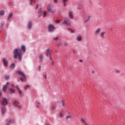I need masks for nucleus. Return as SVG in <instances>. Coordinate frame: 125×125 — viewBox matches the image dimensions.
<instances>
[{
	"label": "nucleus",
	"mask_w": 125,
	"mask_h": 125,
	"mask_svg": "<svg viewBox=\"0 0 125 125\" xmlns=\"http://www.w3.org/2000/svg\"><path fill=\"white\" fill-rule=\"evenodd\" d=\"M22 50L20 49H15L14 51V53L15 54L14 57L15 58H17L18 56L19 58V60H21L22 59Z\"/></svg>",
	"instance_id": "1"
},
{
	"label": "nucleus",
	"mask_w": 125,
	"mask_h": 125,
	"mask_svg": "<svg viewBox=\"0 0 125 125\" xmlns=\"http://www.w3.org/2000/svg\"><path fill=\"white\" fill-rule=\"evenodd\" d=\"M17 74H18V75H20V76H21V78H20V80L21 82H24V81H25V80L26 79V78L25 77V75H24V74H23V73H22V72L21 71H17Z\"/></svg>",
	"instance_id": "2"
},
{
	"label": "nucleus",
	"mask_w": 125,
	"mask_h": 125,
	"mask_svg": "<svg viewBox=\"0 0 125 125\" xmlns=\"http://www.w3.org/2000/svg\"><path fill=\"white\" fill-rule=\"evenodd\" d=\"M55 29V27H54V25L52 24H50L48 25V30L49 32H53Z\"/></svg>",
	"instance_id": "3"
},
{
	"label": "nucleus",
	"mask_w": 125,
	"mask_h": 125,
	"mask_svg": "<svg viewBox=\"0 0 125 125\" xmlns=\"http://www.w3.org/2000/svg\"><path fill=\"white\" fill-rule=\"evenodd\" d=\"M7 103H8V101L6 98H3L1 101V104L2 105H7Z\"/></svg>",
	"instance_id": "4"
},
{
	"label": "nucleus",
	"mask_w": 125,
	"mask_h": 125,
	"mask_svg": "<svg viewBox=\"0 0 125 125\" xmlns=\"http://www.w3.org/2000/svg\"><path fill=\"white\" fill-rule=\"evenodd\" d=\"M45 53L46 56H50V55H51V51L50 50V49L49 48H47L46 50Z\"/></svg>",
	"instance_id": "5"
},
{
	"label": "nucleus",
	"mask_w": 125,
	"mask_h": 125,
	"mask_svg": "<svg viewBox=\"0 0 125 125\" xmlns=\"http://www.w3.org/2000/svg\"><path fill=\"white\" fill-rule=\"evenodd\" d=\"M9 84V83L8 82L6 83V85H4L3 86V88L2 89V91H3V92H5L6 91V89L7 88V86H8Z\"/></svg>",
	"instance_id": "6"
},
{
	"label": "nucleus",
	"mask_w": 125,
	"mask_h": 125,
	"mask_svg": "<svg viewBox=\"0 0 125 125\" xmlns=\"http://www.w3.org/2000/svg\"><path fill=\"white\" fill-rule=\"evenodd\" d=\"M69 19H66L62 22V24L66 25V26H71V24L70 23V22H69Z\"/></svg>",
	"instance_id": "7"
},
{
	"label": "nucleus",
	"mask_w": 125,
	"mask_h": 125,
	"mask_svg": "<svg viewBox=\"0 0 125 125\" xmlns=\"http://www.w3.org/2000/svg\"><path fill=\"white\" fill-rule=\"evenodd\" d=\"M3 63L5 67H6L7 66L8 62L6 61V59H5V58L3 59Z\"/></svg>",
	"instance_id": "8"
},
{
	"label": "nucleus",
	"mask_w": 125,
	"mask_h": 125,
	"mask_svg": "<svg viewBox=\"0 0 125 125\" xmlns=\"http://www.w3.org/2000/svg\"><path fill=\"white\" fill-rule=\"evenodd\" d=\"M13 105L14 107H16V108H20V107H21L16 102L14 103Z\"/></svg>",
	"instance_id": "9"
},
{
	"label": "nucleus",
	"mask_w": 125,
	"mask_h": 125,
	"mask_svg": "<svg viewBox=\"0 0 125 125\" xmlns=\"http://www.w3.org/2000/svg\"><path fill=\"white\" fill-rule=\"evenodd\" d=\"M100 36L101 38H105V36H106V32H102L100 34Z\"/></svg>",
	"instance_id": "10"
},
{
	"label": "nucleus",
	"mask_w": 125,
	"mask_h": 125,
	"mask_svg": "<svg viewBox=\"0 0 125 125\" xmlns=\"http://www.w3.org/2000/svg\"><path fill=\"white\" fill-rule=\"evenodd\" d=\"M100 32H101V29L100 28H98L96 30L95 32V35H97L99 34V33H100Z\"/></svg>",
	"instance_id": "11"
},
{
	"label": "nucleus",
	"mask_w": 125,
	"mask_h": 125,
	"mask_svg": "<svg viewBox=\"0 0 125 125\" xmlns=\"http://www.w3.org/2000/svg\"><path fill=\"white\" fill-rule=\"evenodd\" d=\"M47 10L49 12H51V13H53V11H52V9H51V7L50 6H48Z\"/></svg>",
	"instance_id": "12"
},
{
	"label": "nucleus",
	"mask_w": 125,
	"mask_h": 125,
	"mask_svg": "<svg viewBox=\"0 0 125 125\" xmlns=\"http://www.w3.org/2000/svg\"><path fill=\"white\" fill-rule=\"evenodd\" d=\"M69 17L70 19H73L74 18V16H73V13L69 12Z\"/></svg>",
	"instance_id": "13"
},
{
	"label": "nucleus",
	"mask_w": 125,
	"mask_h": 125,
	"mask_svg": "<svg viewBox=\"0 0 125 125\" xmlns=\"http://www.w3.org/2000/svg\"><path fill=\"white\" fill-rule=\"evenodd\" d=\"M77 40L78 42H82V36H79L77 37Z\"/></svg>",
	"instance_id": "14"
},
{
	"label": "nucleus",
	"mask_w": 125,
	"mask_h": 125,
	"mask_svg": "<svg viewBox=\"0 0 125 125\" xmlns=\"http://www.w3.org/2000/svg\"><path fill=\"white\" fill-rule=\"evenodd\" d=\"M28 29H31L32 28V22L29 21L28 25Z\"/></svg>",
	"instance_id": "15"
},
{
	"label": "nucleus",
	"mask_w": 125,
	"mask_h": 125,
	"mask_svg": "<svg viewBox=\"0 0 125 125\" xmlns=\"http://www.w3.org/2000/svg\"><path fill=\"white\" fill-rule=\"evenodd\" d=\"M17 89L18 90L20 94H22V91L20 90V88H19V87L18 86H17Z\"/></svg>",
	"instance_id": "16"
},
{
	"label": "nucleus",
	"mask_w": 125,
	"mask_h": 125,
	"mask_svg": "<svg viewBox=\"0 0 125 125\" xmlns=\"http://www.w3.org/2000/svg\"><path fill=\"white\" fill-rule=\"evenodd\" d=\"M81 122H82L83 123L84 125H87V123H86V122H85V120H84L83 119H82Z\"/></svg>",
	"instance_id": "17"
},
{
	"label": "nucleus",
	"mask_w": 125,
	"mask_h": 125,
	"mask_svg": "<svg viewBox=\"0 0 125 125\" xmlns=\"http://www.w3.org/2000/svg\"><path fill=\"white\" fill-rule=\"evenodd\" d=\"M21 49L23 52H25V51H26V47H25V46H21Z\"/></svg>",
	"instance_id": "18"
},
{
	"label": "nucleus",
	"mask_w": 125,
	"mask_h": 125,
	"mask_svg": "<svg viewBox=\"0 0 125 125\" xmlns=\"http://www.w3.org/2000/svg\"><path fill=\"white\" fill-rule=\"evenodd\" d=\"M9 91L11 93H14V92H15V90L12 88H10Z\"/></svg>",
	"instance_id": "19"
},
{
	"label": "nucleus",
	"mask_w": 125,
	"mask_h": 125,
	"mask_svg": "<svg viewBox=\"0 0 125 125\" xmlns=\"http://www.w3.org/2000/svg\"><path fill=\"white\" fill-rule=\"evenodd\" d=\"M8 123H9V124H13V123H14V120L9 119Z\"/></svg>",
	"instance_id": "20"
},
{
	"label": "nucleus",
	"mask_w": 125,
	"mask_h": 125,
	"mask_svg": "<svg viewBox=\"0 0 125 125\" xmlns=\"http://www.w3.org/2000/svg\"><path fill=\"white\" fill-rule=\"evenodd\" d=\"M39 58L40 59L41 62L42 61L43 57H42V55H39Z\"/></svg>",
	"instance_id": "21"
},
{
	"label": "nucleus",
	"mask_w": 125,
	"mask_h": 125,
	"mask_svg": "<svg viewBox=\"0 0 125 125\" xmlns=\"http://www.w3.org/2000/svg\"><path fill=\"white\" fill-rule=\"evenodd\" d=\"M4 14V11L1 10L0 11V16L3 15Z\"/></svg>",
	"instance_id": "22"
},
{
	"label": "nucleus",
	"mask_w": 125,
	"mask_h": 125,
	"mask_svg": "<svg viewBox=\"0 0 125 125\" xmlns=\"http://www.w3.org/2000/svg\"><path fill=\"white\" fill-rule=\"evenodd\" d=\"M38 13L39 14V16H41L42 15V9L39 10Z\"/></svg>",
	"instance_id": "23"
},
{
	"label": "nucleus",
	"mask_w": 125,
	"mask_h": 125,
	"mask_svg": "<svg viewBox=\"0 0 125 125\" xmlns=\"http://www.w3.org/2000/svg\"><path fill=\"white\" fill-rule=\"evenodd\" d=\"M29 86L28 85L25 86L24 87V88L25 90H27V89H28V88H29Z\"/></svg>",
	"instance_id": "24"
},
{
	"label": "nucleus",
	"mask_w": 125,
	"mask_h": 125,
	"mask_svg": "<svg viewBox=\"0 0 125 125\" xmlns=\"http://www.w3.org/2000/svg\"><path fill=\"white\" fill-rule=\"evenodd\" d=\"M12 15H13V14L12 13H11L9 15V17L8 18V19H9V18H11V17H12Z\"/></svg>",
	"instance_id": "25"
},
{
	"label": "nucleus",
	"mask_w": 125,
	"mask_h": 125,
	"mask_svg": "<svg viewBox=\"0 0 125 125\" xmlns=\"http://www.w3.org/2000/svg\"><path fill=\"white\" fill-rule=\"evenodd\" d=\"M67 29L69 32H70V33H74V31L70 28H68Z\"/></svg>",
	"instance_id": "26"
},
{
	"label": "nucleus",
	"mask_w": 125,
	"mask_h": 125,
	"mask_svg": "<svg viewBox=\"0 0 125 125\" xmlns=\"http://www.w3.org/2000/svg\"><path fill=\"white\" fill-rule=\"evenodd\" d=\"M14 67H15V64H14V63L12 64V65L11 66V69H13V68H14Z\"/></svg>",
	"instance_id": "27"
},
{
	"label": "nucleus",
	"mask_w": 125,
	"mask_h": 125,
	"mask_svg": "<svg viewBox=\"0 0 125 125\" xmlns=\"http://www.w3.org/2000/svg\"><path fill=\"white\" fill-rule=\"evenodd\" d=\"M4 112H5V111L4 110V109L3 108H2V110H1L2 114H4Z\"/></svg>",
	"instance_id": "28"
},
{
	"label": "nucleus",
	"mask_w": 125,
	"mask_h": 125,
	"mask_svg": "<svg viewBox=\"0 0 125 125\" xmlns=\"http://www.w3.org/2000/svg\"><path fill=\"white\" fill-rule=\"evenodd\" d=\"M4 79H5V80H6V81H7V80H8V79H9V77L5 76Z\"/></svg>",
	"instance_id": "29"
},
{
	"label": "nucleus",
	"mask_w": 125,
	"mask_h": 125,
	"mask_svg": "<svg viewBox=\"0 0 125 125\" xmlns=\"http://www.w3.org/2000/svg\"><path fill=\"white\" fill-rule=\"evenodd\" d=\"M71 116L70 115L66 116V119L68 120V119H70L71 118Z\"/></svg>",
	"instance_id": "30"
},
{
	"label": "nucleus",
	"mask_w": 125,
	"mask_h": 125,
	"mask_svg": "<svg viewBox=\"0 0 125 125\" xmlns=\"http://www.w3.org/2000/svg\"><path fill=\"white\" fill-rule=\"evenodd\" d=\"M30 1L31 2V3H32V2H36V0H30Z\"/></svg>",
	"instance_id": "31"
},
{
	"label": "nucleus",
	"mask_w": 125,
	"mask_h": 125,
	"mask_svg": "<svg viewBox=\"0 0 125 125\" xmlns=\"http://www.w3.org/2000/svg\"><path fill=\"white\" fill-rule=\"evenodd\" d=\"M45 16H46V13H45V12H43V17H45Z\"/></svg>",
	"instance_id": "32"
},
{
	"label": "nucleus",
	"mask_w": 125,
	"mask_h": 125,
	"mask_svg": "<svg viewBox=\"0 0 125 125\" xmlns=\"http://www.w3.org/2000/svg\"><path fill=\"white\" fill-rule=\"evenodd\" d=\"M56 22L57 24H59V23H60V21H59V20L56 21Z\"/></svg>",
	"instance_id": "33"
},
{
	"label": "nucleus",
	"mask_w": 125,
	"mask_h": 125,
	"mask_svg": "<svg viewBox=\"0 0 125 125\" xmlns=\"http://www.w3.org/2000/svg\"><path fill=\"white\" fill-rule=\"evenodd\" d=\"M51 63L52 66H53V65H54V62L52 61V62H51Z\"/></svg>",
	"instance_id": "34"
},
{
	"label": "nucleus",
	"mask_w": 125,
	"mask_h": 125,
	"mask_svg": "<svg viewBox=\"0 0 125 125\" xmlns=\"http://www.w3.org/2000/svg\"><path fill=\"white\" fill-rule=\"evenodd\" d=\"M55 41H58V37H56L54 38Z\"/></svg>",
	"instance_id": "35"
},
{
	"label": "nucleus",
	"mask_w": 125,
	"mask_h": 125,
	"mask_svg": "<svg viewBox=\"0 0 125 125\" xmlns=\"http://www.w3.org/2000/svg\"><path fill=\"white\" fill-rule=\"evenodd\" d=\"M54 109H55V106H53L52 107V110H54Z\"/></svg>",
	"instance_id": "36"
},
{
	"label": "nucleus",
	"mask_w": 125,
	"mask_h": 125,
	"mask_svg": "<svg viewBox=\"0 0 125 125\" xmlns=\"http://www.w3.org/2000/svg\"><path fill=\"white\" fill-rule=\"evenodd\" d=\"M116 73L117 74H119V73H120V71L119 70H116Z\"/></svg>",
	"instance_id": "37"
},
{
	"label": "nucleus",
	"mask_w": 125,
	"mask_h": 125,
	"mask_svg": "<svg viewBox=\"0 0 125 125\" xmlns=\"http://www.w3.org/2000/svg\"><path fill=\"white\" fill-rule=\"evenodd\" d=\"M60 117H63V114H62V113H60Z\"/></svg>",
	"instance_id": "38"
},
{
	"label": "nucleus",
	"mask_w": 125,
	"mask_h": 125,
	"mask_svg": "<svg viewBox=\"0 0 125 125\" xmlns=\"http://www.w3.org/2000/svg\"><path fill=\"white\" fill-rule=\"evenodd\" d=\"M63 2H67L68 1V0H63Z\"/></svg>",
	"instance_id": "39"
},
{
	"label": "nucleus",
	"mask_w": 125,
	"mask_h": 125,
	"mask_svg": "<svg viewBox=\"0 0 125 125\" xmlns=\"http://www.w3.org/2000/svg\"><path fill=\"white\" fill-rule=\"evenodd\" d=\"M36 9H38V8H39V4H37L36 6Z\"/></svg>",
	"instance_id": "40"
},
{
	"label": "nucleus",
	"mask_w": 125,
	"mask_h": 125,
	"mask_svg": "<svg viewBox=\"0 0 125 125\" xmlns=\"http://www.w3.org/2000/svg\"><path fill=\"white\" fill-rule=\"evenodd\" d=\"M54 2H55V3H56V2H57V0H54Z\"/></svg>",
	"instance_id": "41"
},
{
	"label": "nucleus",
	"mask_w": 125,
	"mask_h": 125,
	"mask_svg": "<svg viewBox=\"0 0 125 125\" xmlns=\"http://www.w3.org/2000/svg\"><path fill=\"white\" fill-rule=\"evenodd\" d=\"M64 7L66 6V2H63Z\"/></svg>",
	"instance_id": "42"
},
{
	"label": "nucleus",
	"mask_w": 125,
	"mask_h": 125,
	"mask_svg": "<svg viewBox=\"0 0 125 125\" xmlns=\"http://www.w3.org/2000/svg\"><path fill=\"white\" fill-rule=\"evenodd\" d=\"M80 62H81V63L83 62V61L82 60H79Z\"/></svg>",
	"instance_id": "43"
},
{
	"label": "nucleus",
	"mask_w": 125,
	"mask_h": 125,
	"mask_svg": "<svg viewBox=\"0 0 125 125\" xmlns=\"http://www.w3.org/2000/svg\"><path fill=\"white\" fill-rule=\"evenodd\" d=\"M67 44H68V43H65L64 44V45L66 46V45H67Z\"/></svg>",
	"instance_id": "44"
},
{
	"label": "nucleus",
	"mask_w": 125,
	"mask_h": 125,
	"mask_svg": "<svg viewBox=\"0 0 125 125\" xmlns=\"http://www.w3.org/2000/svg\"><path fill=\"white\" fill-rule=\"evenodd\" d=\"M39 70L41 71V66L39 67Z\"/></svg>",
	"instance_id": "45"
},
{
	"label": "nucleus",
	"mask_w": 125,
	"mask_h": 125,
	"mask_svg": "<svg viewBox=\"0 0 125 125\" xmlns=\"http://www.w3.org/2000/svg\"><path fill=\"white\" fill-rule=\"evenodd\" d=\"M50 60H52V59L51 58V57H50Z\"/></svg>",
	"instance_id": "46"
},
{
	"label": "nucleus",
	"mask_w": 125,
	"mask_h": 125,
	"mask_svg": "<svg viewBox=\"0 0 125 125\" xmlns=\"http://www.w3.org/2000/svg\"><path fill=\"white\" fill-rule=\"evenodd\" d=\"M92 73H93V74H94V71H92Z\"/></svg>",
	"instance_id": "47"
},
{
	"label": "nucleus",
	"mask_w": 125,
	"mask_h": 125,
	"mask_svg": "<svg viewBox=\"0 0 125 125\" xmlns=\"http://www.w3.org/2000/svg\"><path fill=\"white\" fill-rule=\"evenodd\" d=\"M44 78H46V76L45 75V76H44Z\"/></svg>",
	"instance_id": "48"
},
{
	"label": "nucleus",
	"mask_w": 125,
	"mask_h": 125,
	"mask_svg": "<svg viewBox=\"0 0 125 125\" xmlns=\"http://www.w3.org/2000/svg\"><path fill=\"white\" fill-rule=\"evenodd\" d=\"M1 96V93H0V96Z\"/></svg>",
	"instance_id": "49"
},
{
	"label": "nucleus",
	"mask_w": 125,
	"mask_h": 125,
	"mask_svg": "<svg viewBox=\"0 0 125 125\" xmlns=\"http://www.w3.org/2000/svg\"><path fill=\"white\" fill-rule=\"evenodd\" d=\"M62 103H63V104H63V105H64V103H63V102H62Z\"/></svg>",
	"instance_id": "50"
},
{
	"label": "nucleus",
	"mask_w": 125,
	"mask_h": 125,
	"mask_svg": "<svg viewBox=\"0 0 125 125\" xmlns=\"http://www.w3.org/2000/svg\"><path fill=\"white\" fill-rule=\"evenodd\" d=\"M74 53H75V51H74Z\"/></svg>",
	"instance_id": "51"
}]
</instances>
